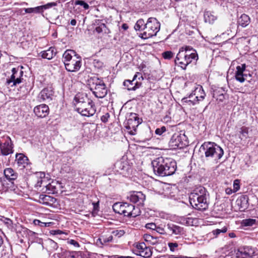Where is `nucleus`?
Wrapping results in <instances>:
<instances>
[{
    "mask_svg": "<svg viewBox=\"0 0 258 258\" xmlns=\"http://www.w3.org/2000/svg\"><path fill=\"white\" fill-rule=\"evenodd\" d=\"M115 258H134V257H132V256H125L116 255Z\"/></svg>",
    "mask_w": 258,
    "mask_h": 258,
    "instance_id": "774afa93",
    "label": "nucleus"
},
{
    "mask_svg": "<svg viewBox=\"0 0 258 258\" xmlns=\"http://www.w3.org/2000/svg\"><path fill=\"white\" fill-rule=\"evenodd\" d=\"M56 199L46 195H40L39 197V202L45 206H50L56 202Z\"/></svg>",
    "mask_w": 258,
    "mask_h": 258,
    "instance_id": "b1692460",
    "label": "nucleus"
},
{
    "mask_svg": "<svg viewBox=\"0 0 258 258\" xmlns=\"http://www.w3.org/2000/svg\"><path fill=\"white\" fill-rule=\"evenodd\" d=\"M113 239V236L112 235L109 236L108 237H102L97 240V243L99 242L101 244L103 245L107 242L112 241Z\"/></svg>",
    "mask_w": 258,
    "mask_h": 258,
    "instance_id": "a19ab883",
    "label": "nucleus"
},
{
    "mask_svg": "<svg viewBox=\"0 0 258 258\" xmlns=\"http://www.w3.org/2000/svg\"><path fill=\"white\" fill-rule=\"evenodd\" d=\"M187 137L184 133H175L171 137L169 145L172 149H182L187 144Z\"/></svg>",
    "mask_w": 258,
    "mask_h": 258,
    "instance_id": "1a4fd4ad",
    "label": "nucleus"
},
{
    "mask_svg": "<svg viewBox=\"0 0 258 258\" xmlns=\"http://www.w3.org/2000/svg\"><path fill=\"white\" fill-rule=\"evenodd\" d=\"M146 26V23L143 19H140L137 21L135 25V29L136 31H140L143 30L145 31V28Z\"/></svg>",
    "mask_w": 258,
    "mask_h": 258,
    "instance_id": "e433bc0d",
    "label": "nucleus"
},
{
    "mask_svg": "<svg viewBox=\"0 0 258 258\" xmlns=\"http://www.w3.org/2000/svg\"><path fill=\"white\" fill-rule=\"evenodd\" d=\"M162 55L165 59H170L173 57L174 54L171 51H166L162 53Z\"/></svg>",
    "mask_w": 258,
    "mask_h": 258,
    "instance_id": "c03bdc74",
    "label": "nucleus"
},
{
    "mask_svg": "<svg viewBox=\"0 0 258 258\" xmlns=\"http://www.w3.org/2000/svg\"><path fill=\"white\" fill-rule=\"evenodd\" d=\"M144 238L145 241L152 245H154L157 243V239L150 234H145Z\"/></svg>",
    "mask_w": 258,
    "mask_h": 258,
    "instance_id": "4c0bfd02",
    "label": "nucleus"
},
{
    "mask_svg": "<svg viewBox=\"0 0 258 258\" xmlns=\"http://www.w3.org/2000/svg\"><path fill=\"white\" fill-rule=\"evenodd\" d=\"M23 232L25 234H27L28 235H30V236H32V235L35 234V233H36L35 232H33V231H31V230H29V229H28L27 228L24 229L23 230Z\"/></svg>",
    "mask_w": 258,
    "mask_h": 258,
    "instance_id": "680f3d73",
    "label": "nucleus"
},
{
    "mask_svg": "<svg viewBox=\"0 0 258 258\" xmlns=\"http://www.w3.org/2000/svg\"><path fill=\"white\" fill-rule=\"evenodd\" d=\"M236 205L240 211H244L248 207V197L243 195L237 199L236 201Z\"/></svg>",
    "mask_w": 258,
    "mask_h": 258,
    "instance_id": "5701e85b",
    "label": "nucleus"
},
{
    "mask_svg": "<svg viewBox=\"0 0 258 258\" xmlns=\"http://www.w3.org/2000/svg\"><path fill=\"white\" fill-rule=\"evenodd\" d=\"M256 220L254 219H246L241 222V225L243 226H251L255 223Z\"/></svg>",
    "mask_w": 258,
    "mask_h": 258,
    "instance_id": "ea45409f",
    "label": "nucleus"
},
{
    "mask_svg": "<svg viewBox=\"0 0 258 258\" xmlns=\"http://www.w3.org/2000/svg\"><path fill=\"white\" fill-rule=\"evenodd\" d=\"M227 96V94L225 88L218 87L213 91V97L215 98L218 102H223Z\"/></svg>",
    "mask_w": 258,
    "mask_h": 258,
    "instance_id": "412c9836",
    "label": "nucleus"
},
{
    "mask_svg": "<svg viewBox=\"0 0 258 258\" xmlns=\"http://www.w3.org/2000/svg\"><path fill=\"white\" fill-rule=\"evenodd\" d=\"M74 6H81L83 7L84 10H88L89 8V5L83 1H76L74 3Z\"/></svg>",
    "mask_w": 258,
    "mask_h": 258,
    "instance_id": "79ce46f5",
    "label": "nucleus"
},
{
    "mask_svg": "<svg viewBox=\"0 0 258 258\" xmlns=\"http://www.w3.org/2000/svg\"><path fill=\"white\" fill-rule=\"evenodd\" d=\"M121 28L122 29H123L124 30H126L128 27V25L126 24H123L121 26Z\"/></svg>",
    "mask_w": 258,
    "mask_h": 258,
    "instance_id": "338daca9",
    "label": "nucleus"
},
{
    "mask_svg": "<svg viewBox=\"0 0 258 258\" xmlns=\"http://www.w3.org/2000/svg\"><path fill=\"white\" fill-rule=\"evenodd\" d=\"M67 243L73 245L75 247H79L80 246L79 243L74 239H68Z\"/></svg>",
    "mask_w": 258,
    "mask_h": 258,
    "instance_id": "603ef678",
    "label": "nucleus"
},
{
    "mask_svg": "<svg viewBox=\"0 0 258 258\" xmlns=\"http://www.w3.org/2000/svg\"><path fill=\"white\" fill-rule=\"evenodd\" d=\"M208 194L206 188L199 186L195 189L189 196L191 206L198 210L204 211L208 208Z\"/></svg>",
    "mask_w": 258,
    "mask_h": 258,
    "instance_id": "7ed1b4c3",
    "label": "nucleus"
},
{
    "mask_svg": "<svg viewBox=\"0 0 258 258\" xmlns=\"http://www.w3.org/2000/svg\"><path fill=\"white\" fill-rule=\"evenodd\" d=\"M186 56L183 58L181 61H179V67H180L182 69L185 70L188 64L192 62L194 59L190 58L189 56V54H185Z\"/></svg>",
    "mask_w": 258,
    "mask_h": 258,
    "instance_id": "72a5a7b5",
    "label": "nucleus"
},
{
    "mask_svg": "<svg viewBox=\"0 0 258 258\" xmlns=\"http://www.w3.org/2000/svg\"><path fill=\"white\" fill-rule=\"evenodd\" d=\"M54 96V91L50 87L44 88L39 93L38 98L40 102H49L51 101Z\"/></svg>",
    "mask_w": 258,
    "mask_h": 258,
    "instance_id": "dca6fc26",
    "label": "nucleus"
},
{
    "mask_svg": "<svg viewBox=\"0 0 258 258\" xmlns=\"http://www.w3.org/2000/svg\"><path fill=\"white\" fill-rule=\"evenodd\" d=\"M138 76H141V77L143 79V77L140 73H137L134 76L133 80H126L123 82L124 86L126 87L127 89L129 91H135L136 89L139 88L141 86V83L136 82L134 83V82Z\"/></svg>",
    "mask_w": 258,
    "mask_h": 258,
    "instance_id": "a211bd4d",
    "label": "nucleus"
},
{
    "mask_svg": "<svg viewBox=\"0 0 258 258\" xmlns=\"http://www.w3.org/2000/svg\"><path fill=\"white\" fill-rule=\"evenodd\" d=\"M73 102L76 110L82 116L90 117L96 111L94 103L86 94L78 93L75 96Z\"/></svg>",
    "mask_w": 258,
    "mask_h": 258,
    "instance_id": "f03ea898",
    "label": "nucleus"
},
{
    "mask_svg": "<svg viewBox=\"0 0 258 258\" xmlns=\"http://www.w3.org/2000/svg\"><path fill=\"white\" fill-rule=\"evenodd\" d=\"M14 145L11 139L8 136H4L0 138V151L3 156H7L14 152Z\"/></svg>",
    "mask_w": 258,
    "mask_h": 258,
    "instance_id": "9b49d317",
    "label": "nucleus"
},
{
    "mask_svg": "<svg viewBox=\"0 0 258 258\" xmlns=\"http://www.w3.org/2000/svg\"><path fill=\"white\" fill-rule=\"evenodd\" d=\"M112 233L116 237L119 238L125 234L123 230H116L112 231Z\"/></svg>",
    "mask_w": 258,
    "mask_h": 258,
    "instance_id": "de8ad7c7",
    "label": "nucleus"
},
{
    "mask_svg": "<svg viewBox=\"0 0 258 258\" xmlns=\"http://www.w3.org/2000/svg\"><path fill=\"white\" fill-rule=\"evenodd\" d=\"M204 21L206 23L212 24L217 19V16L214 12L206 11L204 14Z\"/></svg>",
    "mask_w": 258,
    "mask_h": 258,
    "instance_id": "bb28decb",
    "label": "nucleus"
},
{
    "mask_svg": "<svg viewBox=\"0 0 258 258\" xmlns=\"http://www.w3.org/2000/svg\"><path fill=\"white\" fill-rule=\"evenodd\" d=\"M112 208L115 213L123 215L124 216L128 217V215H135V214L132 213L133 205L127 203H116L113 205Z\"/></svg>",
    "mask_w": 258,
    "mask_h": 258,
    "instance_id": "ddd939ff",
    "label": "nucleus"
},
{
    "mask_svg": "<svg viewBox=\"0 0 258 258\" xmlns=\"http://www.w3.org/2000/svg\"><path fill=\"white\" fill-rule=\"evenodd\" d=\"M56 54V51L53 47H50L46 50L42 51L39 53V55L43 58L48 60L52 59Z\"/></svg>",
    "mask_w": 258,
    "mask_h": 258,
    "instance_id": "cd10ccee",
    "label": "nucleus"
},
{
    "mask_svg": "<svg viewBox=\"0 0 258 258\" xmlns=\"http://www.w3.org/2000/svg\"><path fill=\"white\" fill-rule=\"evenodd\" d=\"M93 66L94 68L98 70L101 69L103 67V63L98 59H95L92 62Z\"/></svg>",
    "mask_w": 258,
    "mask_h": 258,
    "instance_id": "37998d69",
    "label": "nucleus"
},
{
    "mask_svg": "<svg viewBox=\"0 0 258 258\" xmlns=\"http://www.w3.org/2000/svg\"><path fill=\"white\" fill-rule=\"evenodd\" d=\"M12 75L11 78L7 79V83L8 85H10L11 83H13L12 86H16L17 84H19L22 82V77L23 75V72L20 70L19 68H14L12 70Z\"/></svg>",
    "mask_w": 258,
    "mask_h": 258,
    "instance_id": "2eb2a0df",
    "label": "nucleus"
},
{
    "mask_svg": "<svg viewBox=\"0 0 258 258\" xmlns=\"http://www.w3.org/2000/svg\"><path fill=\"white\" fill-rule=\"evenodd\" d=\"M50 233L51 234H53L54 235H55V234H60V233H62V232L59 230H52Z\"/></svg>",
    "mask_w": 258,
    "mask_h": 258,
    "instance_id": "69168bd1",
    "label": "nucleus"
},
{
    "mask_svg": "<svg viewBox=\"0 0 258 258\" xmlns=\"http://www.w3.org/2000/svg\"><path fill=\"white\" fill-rule=\"evenodd\" d=\"M109 117V113L108 112H107L101 117V120L103 122L106 123L108 121Z\"/></svg>",
    "mask_w": 258,
    "mask_h": 258,
    "instance_id": "5fc2aeb1",
    "label": "nucleus"
},
{
    "mask_svg": "<svg viewBox=\"0 0 258 258\" xmlns=\"http://www.w3.org/2000/svg\"><path fill=\"white\" fill-rule=\"evenodd\" d=\"M240 130L239 133L241 136H239V138L240 140H242L243 139H246L248 134V128L246 126H242Z\"/></svg>",
    "mask_w": 258,
    "mask_h": 258,
    "instance_id": "58836bf2",
    "label": "nucleus"
},
{
    "mask_svg": "<svg viewBox=\"0 0 258 258\" xmlns=\"http://www.w3.org/2000/svg\"><path fill=\"white\" fill-rule=\"evenodd\" d=\"M56 184H57V182L52 181L46 185V190L48 191V193L52 194L57 193L58 189L55 185Z\"/></svg>",
    "mask_w": 258,
    "mask_h": 258,
    "instance_id": "c9c22d12",
    "label": "nucleus"
},
{
    "mask_svg": "<svg viewBox=\"0 0 258 258\" xmlns=\"http://www.w3.org/2000/svg\"><path fill=\"white\" fill-rule=\"evenodd\" d=\"M62 61L66 69L70 72L78 71L82 66V58L73 50L68 49L62 55Z\"/></svg>",
    "mask_w": 258,
    "mask_h": 258,
    "instance_id": "20e7f679",
    "label": "nucleus"
},
{
    "mask_svg": "<svg viewBox=\"0 0 258 258\" xmlns=\"http://www.w3.org/2000/svg\"><path fill=\"white\" fill-rule=\"evenodd\" d=\"M115 169L117 172L121 174H124L129 169V166L126 162L118 161L114 164Z\"/></svg>",
    "mask_w": 258,
    "mask_h": 258,
    "instance_id": "a878e982",
    "label": "nucleus"
},
{
    "mask_svg": "<svg viewBox=\"0 0 258 258\" xmlns=\"http://www.w3.org/2000/svg\"><path fill=\"white\" fill-rule=\"evenodd\" d=\"M28 159L27 157L22 153H17L16 154V161L19 166L25 167L28 164Z\"/></svg>",
    "mask_w": 258,
    "mask_h": 258,
    "instance_id": "c85d7f7f",
    "label": "nucleus"
},
{
    "mask_svg": "<svg viewBox=\"0 0 258 258\" xmlns=\"http://www.w3.org/2000/svg\"><path fill=\"white\" fill-rule=\"evenodd\" d=\"M24 10L26 13H33V8H25Z\"/></svg>",
    "mask_w": 258,
    "mask_h": 258,
    "instance_id": "0e129e2a",
    "label": "nucleus"
},
{
    "mask_svg": "<svg viewBox=\"0 0 258 258\" xmlns=\"http://www.w3.org/2000/svg\"><path fill=\"white\" fill-rule=\"evenodd\" d=\"M166 127L164 126H162L161 128H157L155 130V134L158 135H161L163 133L166 131Z\"/></svg>",
    "mask_w": 258,
    "mask_h": 258,
    "instance_id": "864d4df0",
    "label": "nucleus"
},
{
    "mask_svg": "<svg viewBox=\"0 0 258 258\" xmlns=\"http://www.w3.org/2000/svg\"><path fill=\"white\" fill-rule=\"evenodd\" d=\"M33 223L35 225H39L41 227H47L49 226V223H44L40 221L39 220L35 219L33 221Z\"/></svg>",
    "mask_w": 258,
    "mask_h": 258,
    "instance_id": "09e8293b",
    "label": "nucleus"
},
{
    "mask_svg": "<svg viewBox=\"0 0 258 258\" xmlns=\"http://www.w3.org/2000/svg\"><path fill=\"white\" fill-rule=\"evenodd\" d=\"M258 255V250L249 246L239 247L236 252V258H253Z\"/></svg>",
    "mask_w": 258,
    "mask_h": 258,
    "instance_id": "f8f14e48",
    "label": "nucleus"
},
{
    "mask_svg": "<svg viewBox=\"0 0 258 258\" xmlns=\"http://www.w3.org/2000/svg\"><path fill=\"white\" fill-rule=\"evenodd\" d=\"M4 222L8 226H11L12 224V221L9 218H5Z\"/></svg>",
    "mask_w": 258,
    "mask_h": 258,
    "instance_id": "e2e57ef3",
    "label": "nucleus"
},
{
    "mask_svg": "<svg viewBox=\"0 0 258 258\" xmlns=\"http://www.w3.org/2000/svg\"><path fill=\"white\" fill-rule=\"evenodd\" d=\"M160 29V23L155 18H149L146 23L145 31L141 34V37L148 39L156 36Z\"/></svg>",
    "mask_w": 258,
    "mask_h": 258,
    "instance_id": "6e6552de",
    "label": "nucleus"
},
{
    "mask_svg": "<svg viewBox=\"0 0 258 258\" xmlns=\"http://www.w3.org/2000/svg\"><path fill=\"white\" fill-rule=\"evenodd\" d=\"M155 230H156L157 232L161 234L164 235L166 234L164 229L159 226H157V228H156Z\"/></svg>",
    "mask_w": 258,
    "mask_h": 258,
    "instance_id": "052dcab7",
    "label": "nucleus"
},
{
    "mask_svg": "<svg viewBox=\"0 0 258 258\" xmlns=\"http://www.w3.org/2000/svg\"><path fill=\"white\" fill-rule=\"evenodd\" d=\"M132 213L135 214V215H128V217H136L140 214V211L138 208H136L135 206L133 205V209Z\"/></svg>",
    "mask_w": 258,
    "mask_h": 258,
    "instance_id": "6e6d98bb",
    "label": "nucleus"
},
{
    "mask_svg": "<svg viewBox=\"0 0 258 258\" xmlns=\"http://www.w3.org/2000/svg\"><path fill=\"white\" fill-rule=\"evenodd\" d=\"M249 17L245 14L241 15L237 21L238 24L242 27H245L247 26L249 24Z\"/></svg>",
    "mask_w": 258,
    "mask_h": 258,
    "instance_id": "2f4dec72",
    "label": "nucleus"
},
{
    "mask_svg": "<svg viewBox=\"0 0 258 258\" xmlns=\"http://www.w3.org/2000/svg\"><path fill=\"white\" fill-rule=\"evenodd\" d=\"M168 246L169 247L170 250L172 252L178 250V244L176 242H168Z\"/></svg>",
    "mask_w": 258,
    "mask_h": 258,
    "instance_id": "a18cd8bd",
    "label": "nucleus"
},
{
    "mask_svg": "<svg viewBox=\"0 0 258 258\" xmlns=\"http://www.w3.org/2000/svg\"><path fill=\"white\" fill-rule=\"evenodd\" d=\"M240 181L238 179H236L233 182V190L234 192H236L240 188Z\"/></svg>",
    "mask_w": 258,
    "mask_h": 258,
    "instance_id": "3c124183",
    "label": "nucleus"
},
{
    "mask_svg": "<svg viewBox=\"0 0 258 258\" xmlns=\"http://www.w3.org/2000/svg\"><path fill=\"white\" fill-rule=\"evenodd\" d=\"M227 230L226 227H224L222 229H217L213 231V233L216 237L218 236L221 233H225Z\"/></svg>",
    "mask_w": 258,
    "mask_h": 258,
    "instance_id": "49530a36",
    "label": "nucleus"
},
{
    "mask_svg": "<svg viewBox=\"0 0 258 258\" xmlns=\"http://www.w3.org/2000/svg\"><path fill=\"white\" fill-rule=\"evenodd\" d=\"M154 173L160 176H167L173 175L176 171V161L171 158L159 157L152 161Z\"/></svg>",
    "mask_w": 258,
    "mask_h": 258,
    "instance_id": "f257e3e1",
    "label": "nucleus"
},
{
    "mask_svg": "<svg viewBox=\"0 0 258 258\" xmlns=\"http://www.w3.org/2000/svg\"><path fill=\"white\" fill-rule=\"evenodd\" d=\"M136 247L139 255L145 258H149L152 255V252L150 247L147 246L145 243L138 244Z\"/></svg>",
    "mask_w": 258,
    "mask_h": 258,
    "instance_id": "6ab92c4d",
    "label": "nucleus"
},
{
    "mask_svg": "<svg viewBox=\"0 0 258 258\" xmlns=\"http://www.w3.org/2000/svg\"><path fill=\"white\" fill-rule=\"evenodd\" d=\"M56 5H57V4L56 3L52 2V3H48L46 5L42 6L43 7V9H46L50 8L52 7L55 6H56Z\"/></svg>",
    "mask_w": 258,
    "mask_h": 258,
    "instance_id": "bf43d9fd",
    "label": "nucleus"
},
{
    "mask_svg": "<svg viewBox=\"0 0 258 258\" xmlns=\"http://www.w3.org/2000/svg\"><path fill=\"white\" fill-rule=\"evenodd\" d=\"M127 198L132 203L143 205L146 199V197L141 191H132L129 194Z\"/></svg>",
    "mask_w": 258,
    "mask_h": 258,
    "instance_id": "f3484780",
    "label": "nucleus"
},
{
    "mask_svg": "<svg viewBox=\"0 0 258 258\" xmlns=\"http://www.w3.org/2000/svg\"><path fill=\"white\" fill-rule=\"evenodd\" d=\"M234 77L236 80L241 83H243L248 77H251V75L249 73L247 74L246 73L245 64H242L236 67Z\"/></svg>",
    "mask_w": 258,
    "mask_h": 258,
    "instance_id": "4468645a",
    "label": "nucleus"
},
{
    "mask_svg": "<svg viewBox=\"0 0 258 258\" xmlns=\"http://www.w3.org/2000/svg\"><path fill=\"white\" fill-rule=\"evenodd\" d=\"M3 252L2 253V256H6L7 257H9L12 253V249L10 247H8L7 249H3Z\"/></svg>",
    "mask_w": 258,
    "mask_h": 258,
    "instance_id": "8fccbe9b",
    "label": "nucleus"
},
{
    "mask_svg": "<svg viewBox=\"0 0 258 258\" xmlns=\"http://www.w3.org/2000/svg\"><path fill=\"white\" fill-rule=\"evenodd\" d=\"M45 244L47 248L50 252H53L58 248V244L54 240L49 238L45 240Z\"/></svg>",
    "mask_w": 258,
    "mask_h": 258,
    "instance_id": "473e14b6",
    "label": "nucleus"
},
{
    "mask_svg": "<svg viewBox=\"0 0 258 258\" xmlns=\"http://www.w3.org/2000/svg\"><path fill=\"white\" fill-rule=\"evenodd\" d=\"M145 227L147 229L155 230V229L157 228V226L154 223H149L146 224Z\"/></svg>",
    "mask_w": 258,
    "mask_h": 258,
    "instance_id": "4d7b16f0",
    "label": "nucleus"
},
{
    "mask_svg": "<svg viewBox=\"0 0 258 258\" xmlns=\"http://www.w3.org/2000/svg\"><path fill=\"white\" fill-rule=\"evenodd\" d=\"M33 111L37 117L43 118L48 115L49 112V109L47 105L42 104L35 106Z\"/></svg>",
    "mask_w": 258,
    "mask_h": 258,
    "instance_id": "aec40b11",
    "label": "nucleus"
},
{
    "mask_svg": "<svg viewBox=\"0 0 258 258\" xmlns=\"http://www.w3.org/2000/svg\"><path fill=\"white\" fill-rule=\"evenodd\" d=\"M186 56L184 50H183V48L182 47L179 48L178 53H177L176 57L175 59V63L176 64L179 66V61H181L184 58V57Z\"/></svg>",
    "mask_w": 258,
    "mask_h": 258,
    "instance_id": "f704fd0d",
    "label": "nucleus"
},
{
    "mask_svg": "<svg viewBox=\"0 0 258 258\" xmlns=\"http://www.w3.org/2000/svg\"><path fill=\"white\" fill-rule=\"evenodd\" d=\"M205 96L202 86H198L188 96L183 98L181 101L183 105L194 106L198 104L200 101L203 100Z\"/></svg>",
    "mask_w": 258,
    "mask_h": 258,
    "instance_id": "0eeeda50",
    "label": "nucleus"
},
{
    "mask_svg": "<svg viewBox=\"0 0 258 258\" xmlns=\"http://www.w3.org/2000/svg\"><path fill=\"white\" fill-rule=\"evenodd\" d=\"M166 227L171 235H183L185 234L183 228L178 225L173 223H168L167 224Z\"/></svg>",
    "mask_w": 258,
    "mask_h": 258,
    "instance_id": "4be33fe9",
    "label": "nucleus"
},
{
    "mask_svg": "<svg viewBox=\"0 0 258 258\" xmlns=\"http://www.w3.org/2000/svg\"><path fill=\"white\" fill-rule=\"evenodd\" d=\"M43 11V9L42 6L33 8V13H39L42 12Z\"/></svg>",
    "mask_w": 258,
    "mask_h": 258,
    "instance_id": "13d9d810",
    "label": "nucleus"
},
{
    "mask_svg": "<svg viewBox=\"0 0 258 258\" xmlns=\"http://www.w3.org/2000/svg\"><path fill=\"white\" fill-rule=\"evenodd\" d=\"M183 50L185 54H189V56L190 58L194 59V60H197L198 59V55L197 52L195 49H194L192 47L189 46H183Z\"/></svg>",
    "mask_w": 258,
    "mask_h": 258,
    "instance_id": "7c9ffc66",
    "label": "nucleus"
},
{
    "mask_svg": "<svg viewBox=\"0 0 258 258\" xmlns=\"http://www.w3.org/2000/svg\"><path fill=\"white\" fill-rule=\"evenodd\" d=\"M201 149L204 151L205 157L209 160L217 161L224 154L222 148L214 142L204 143L201 147Z\"/></svg>",
    "mask_w": 258,
    "mask_h": 258,
    "instance_id": "39448f33",
    "label": "nucleus"
},
{
    "mask_svg": "<svg viewBox=\"0 0 258 258\" xmlns=\"http://www.w3.org/2000/svg\"><path fill=\"white\" fill-rule=\"evenodd\" d=\"M101 21L98 20V23L97 24V26L96 27L95 31L98 34H109L110 31L109 29L106 27V25L101 22Z\"/></svg>",
    "mask_w": 258,
    "mask_h": 258,
    "instance_id": "c756f323",
    "label": "nucleus"
},
{
    "mask_svg": "<svg viewBox=\"0 0 258 258\" xmlns=\"http://www.w3.org/2000/svg\"><path fill=\"white\" fill-rule=\"evenodd\" d=\"M87 84L96 97L103 98L106 96L107 89L102 79L97 77H90L88 80Z\"/></svg>",
    "mask_w": 258,
    "mask_h": 258,
    "instance_id": "423d86ee",
    "label": "nucleus"
},
{
    "mask_svg": "<svg viewBox=\"0 0 258 258\" xmlns=\"http://www.w3.org/2000/svg\"><path fill=\"white\" fill-rule=\"evenodd\" d=\"M142 118L135 113H131L128 116L125 127L129 131L130 135H135L136 134L137 128L142 123Z\"/></svg>",
    "mask_w": 258,
    "mask_h": 258,
    "instance_id": "9d476101",
    "label": "nucleus"
},
{
    "mask_svg": "<svg viewBox=\"0 0 258 258\" xmlns=\"http://www.w3.org/2000/svg\"><path fill=\"white\" fill-rule=\"evenodd\" d=\"M4 173L6 178L12 183H14L13 181L15 180L18 176V173L11 168L5 169Z\"/></svg>",
    "mask_w": 258,
    "mask_h": 258,
    "instance_id": "393cba45",
    "label": "nucleus"
}]
</instances>
